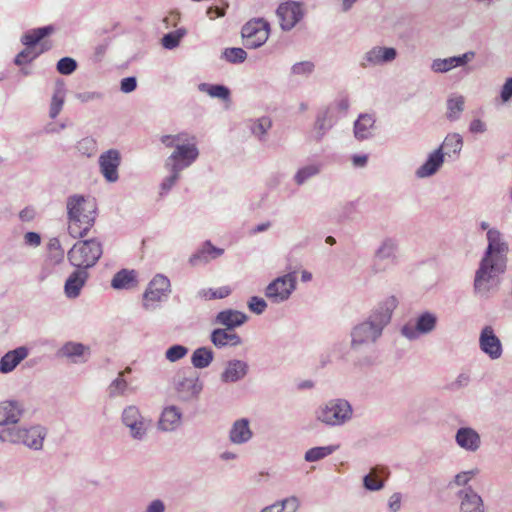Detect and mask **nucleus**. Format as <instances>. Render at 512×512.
Returning <instances> with one entry per match:
<instances>
[{
  "label": "nucleus",
  "instance_id": "1",
  "mask_svg": "<svg viewBox=\"0 0 512 512\" xmlns=\"http://www.w3.org/2000/svg\"><path fill=\"white\" fill-rule=\"evenodd\" d=\"M397 305L395 296H388L378 302L369 315L351 329V349L358 351L376 344L382 337L385 327L390 323Z\"/></svg>",
  "mask_w": 512,
  "mask_h": 512
},
{
  "label": "nucleus",
  "instance_id": "2",
  "mask_svg": "<svg viewBox=\"0 0 512 512\" xmlns=\"http://www.w3.org/2000/svg\"><path fill=\"white\" fill-rule=\"evenodd\" d=\"M161 141L167 147H174V151L165 160V169L170 174L163 179L160 185L161 194H164L175 185L180 173L196 161L199 150L196 146L195 137L187 133L165 135L161 138Z\"/></svg>",
  "mask_w": 512,
  "mask_h": 512
},
{
  "label": "nucleus",
  "instance_id": "3",
  "mask_svg": "<svg viewBox=\"0 0 512 512\" xmlns=\"http://www.w3.org/2000/svg\"><path fill=\"white\" fill-rule=\"evenodd\" d=\"M68 231L73 238H82L94 225L96 203L93 199L73 195L67 200Z\"/></svg>",
  "mask_w": 512,
  "mask_h": 512
},
{
  "label": "nucleus",
  "instance_id": "4",
  "mask_svg": "<svg viewBox=\"0 0 512 512\" xmlns=\"http://www.w3.org/2000/svg\"><path fill=\"white\" fill-rule=\"evenodd\" d=\"M47 430L41 425L10 426L0 431V441L16 445H24L32 450H41Z\"/></svg>",
  "mask_w": 512,
  "mask_h": 512
},
{
  "label": "nucleus",
  "instance_id": "5",
  "mask_svg": "<svg viewBox=\"0 0 512 512\" xmlns=\"http://www.w3.org/2000/svg\"><path fill=\"white\" fill-rule=\"evenodd\" d=\"M506 264L481 259L475 272L474 292L480 297H489L497 291L500 283V275L505 271Z\"/></svg>",
  "mask_w": 512,
  "mask_h": 512
},
{
  "label": "nucleus",
  "instance_id": "6",
  "mask_svg": "<svg viewBox=\"0 0 512 512\" xmlns=\"http://www.w3.org/2000/svg\"><path fill=\"white\" fill-rule=\"evenodd\" d=\"M353 417L351 404L343 398L330 399L322 403L315 411L317 421L330 427H339L348 423Z\"/></svg>",
  "mask_w": 512,
  "mask_h": 512
},
{
  "label": "nucleus",
  "instance_id": "7",
  "mask_svg": "<svg viewBox=\"0 0 512 512\" xmlns=\"http://www.w3.org/2000/svg\"><path fill=\"white\" fill-rule=\"evenodd\" d=\"M102 253V243L99 240H80L68 251L67 257L71 265L87 270L97 263Z\"/></svg>",
  "mask_w": 512,
  "mask_h": 512
},
{
  "label": "nucleus",
  "instance_id": "8",
  "mask_svg": "<svg viewBox=\"0 0 512 512\" xmlns=\"http://www.w3.org/2000/svg\"><path fill=\"white\" fill-rule=\"evenodd\" d=\"M174 389L180 401L190 402L201 394L203 382L196 372L178 374L174 380Z\"/></svg>",
  "mask_w": 512,
  "mask_h": 512
},
{
  "label": "nucleus",
  "instance_id": "9",
  "mask_svg": "<svg viewBox=\"0 0 512 512\" xmlns=\"http://www.w3.org/2000/svg\"><path fill=\"white\" fill-rule=\"evenodd\" d=\"M269 23L262 18L248 21L241 30L244 45L248 49L261 47L269 37Z\"/></svg>",
  "mask_w": 512,
  "mask_h": 512
},
{
  "label": "nucleus",
  "instance_id": "10",
  "mask_svg": "<svg viewBox=\"0 0 512 512\" xmlns=\"http://www.w3.org/2000/svg\"><path fill=\"white\" fill-rule=\"evenodd\" d=\"M170 281L162 275L157 274L149 283L143 295V307L145 310H155L159 303L164 301L170 293Z\"/></svg>",
  "mask_w": 512,
  "mask_h": 512
},
{
  "label": "nucleus",
  "instance_id": "11",
  "mask_svg": "<svg viewBox=\"0 0 512 512\" xmlns=\"http://www.w3.org/2000/svg\"><path fill=\"white\" fill-rule=\"evenodd\" d=\"M437 323V315L433 312L425 311L414 319V324L404 325L401 328V334L406 339L414 341L422 335L431 334L436 329Z\"/></svg>",
  "mask_w": 512,
  "mask_h": 512
},
{
  "label": "nucleus",
  "instance_id": "12",
  "mask_svg": "<svg viewBox=\"0 0 512 512\" xmlns=\"http://www.w3.org/2000/svg\"><path fill=\"white\" fill-rule=\"evenodd\" d=\"M296 289L295 273L277 277L265 289V296L274 304L287 301Z\"/></svg>",
  "mask_w": 512,
  "mask_h": 512
},
{
  "label": "nucleus",
  "instance_id": "13",
  "mask_svg": "<svg viewBox=\"0 0 512 512\" xmlns=\"http://www.w3.org/2000/svg\"><path fill=\"white\" fill-rule=\"evenodd\" d=\"M486 239L488 245L482 258L506 264L508 244L503 234L498 229H488Z\"/></svg>",
  "mask_w": 512,
  "mask_h": 512
},
{
  "label": "nucleus",
  "instance_id": "14",
  "mask_svg": "<svg viewBox=\"0 0 512 512\" xmlns=\"http://www.w3.org/2000/svg\"><path fill=\"white\" fill-rule=\"evenodd\" d=\"M398 53L393 47L374 46L364 53L360 61L362 68L382 66L393 62Z\"/></svg>",
  "mask_w": 512,
  "mask_h": 512
},
{
  "label": "nucleus",
  "instance_id": "15",
  "mask_svg": "<svg viewBox=\"0 0 512 512\" xmlns=\"http://www.w3.org/2000/svg\"><path fill=\"white\" fill-rule=\"evenodd\" d=\"M480 350L491 360L501 358L503 354V346L499 337L495 334L491 326L482 328L479 335Z\"/></svg>",
  "mask_w": 512,
  "mask_h": 512
},
{
  "label": "nucleus",
  "instance_id": "16",
  "mask_svg": "<svg viewBox=\"0 0 512 512\" xmlns=\"http://www.w3.org/2000/svg\"><path fill=\"white\" fill-rule=\"evenodd\" d=\"M397 243L391 238L384 239L374 254V270L384 271L396 263Z\"/></svg>",
  "mask_w": 512,
  "mask_h": 512
},
{
  "label": "nucleus",
  "instance_id": "17",
  "mask_svg": "<svg viewBox=\"0 0 512 512\" xmlns=\"http://www.w3.org/2000/svg\"><path fill=\"white\" fill-rule=\"evenodd\" d=\"M276 14L283 30H291L303 17L301 4L298 2H285L279 5Z\"/></svg>",
  "mask_w": 512,
  "mask_h": 512
},
{
  "label": "nucleus",
  "instance_id": "18",
  "mask_svg": "<svg viewBox=\"0 0 512 512\" xmlns=\"http://www.w3.org/2000/svg\"><path fill=\"white\" fill-rule=\"evenodd\" d=\"M248 371L249 365L246 361L231 359L225 362L219 379L223 384L237 383L247 376Z\"/></svg>",
  "mask_w": 512,
  "mask_h": 512
},
{
  "label": "nucleus",
  "instance_id": "19",
  "mask_svg": "<svg viewBox=\"0 0 512 512\" xmlns=\"http://www.w3.org/2000/svg\"><path fill=\"white\" fill-rule=\"evenodd\" d=\"M100 172L108 182L118 180V167L121 162L120 153L115 149H110L99 157Z\"/></svg>",
  "mask_w": 512,
  "mask_h": 512
},
{
  "label": "nucleus",
  "instance_id": "20",
  "mask_svg": "<svg viewBox=\"0 0 512 512\" xmlns=\"http://www.w3.org/2000/svg\"><path fill=\"white\" fill-rule=\"evenodd\" d=\"M455 442L461 449L470 453L477 452L482 445L480 434L468 426L460 427L456 431Z\"/></svg>",
  "mask_w": 512,
  "mask_h": 512
},
{
  "label": "nucleus",
  "instance_id": "21",
  "mask_svg": "<svg viewBox=\"0 0 512 512\" xmlns=\"http://www.w3.org/2000/svg\"><path fill=\"white\" fill-rule=\"evenodd\" d=\"M24 414L23 404L17 400L0 401V426L17 424Z\"/></svg>",
  "mask_w": 512,
  "mask_h": 512
},
{
  "label": "nucleus",
  "instance_id": "22",
  "mask_svg": "<svg viewBox=\"0 0 512 512\" xmlns=\"http://www.w3.org/2000/svg\"><path fill=\"white\" fill-rule=\"evenodd\" d=\"M253 436L254 433L250 427V420L248 418L235 420L228 431L229 441L238 446L248 443Z\"/></svg>",
  "mask_w": 512,
  "mask_h": 512
},
{
  "label": "nucleus",
  "instance_id": "23",
  "mask_svg": "<svg viewBox=\"0 0 512 512\" xmlns=\"http://www.w3.org/2000/svg\"><path fill=\"white\" fill-rule=\"evenodd\" d=\"M182 411L175 405H168L163 408L157 428L163 432H173L177 430L182 423Z\"/></svg>",
  "mask_w": 512,
  "mask_h": 512
},
{
  "label": "nucleus",
  "instance_id": "24",
  "mask_svg": "<svg viewBox=\"0 0 512 512\" xmlns=\"http://www.w3.org/2000/svg\"><path fill=\"white\" fill-rule=\"evenodd\" d=\"M457 497L460 499V512H485L482 497L472 487L460 490Z\"/></svg>",
  "mask_w": 512,
  "mask_h": 512
},
{
  "label": "nucleus",
  "instance_id": "25",
  "mask_svg": "<svg viewBox=\"0 0 512 512\" xmlns=\"http://www.w3.org/2000/svg\"><path fill=\"white\" fill-rule=\"evenodd\" d=\"M248 320V316L238 310L225 309L217 313L213 323L218 326H223L225 329L234 330L242 326Z\"/></svg>",
  "mask_w": 512,
  "mask_h": 512
},
{
  "label": "nucleus",
  "instance_id": "26",
  "mask_svg": "<svg viewBox=\"0 0 512 512\" xmlns=\"http://www.w3.org/2000/svg\"><path fill=\"white\" fill-rule=\"evenodd\" d=\"M211 343L218 349L236 347L242 344V338L233 330L216 328L210 334Z\"/></svg>",
  "mask_w": 512,
  "mask_h": 512
},
{
  "label": "nucleus",
  "instance_id": "27",
  "mask_svg": "<svg viewBox=\"0 0 512 512\" xmlns=\"http://www.w3.org/2000/svg\"><path fill=\"white\" fill-rule=\"evenodd\" d=\"M151 427V420L140 414L138 408L130 406V436L143 440Z\"/></svg>",
  "mask_w": 512,
  "mask_h": 512
},
{
  "label": "nucleus",
  "instance_id": "28",
  "mask_svg": "<svg viewBox=\"0 0 512 512\" xmlns=\"http://www.w3.org/2000/svg\"><path fill=\"white\" fill-rule=\"evenodd\" d=\"M444 163V153L442 147L433 151L426 162L416 170L418 178H426L434 175Z\"/></svg>",
  "mask_w": 512,
  "mask_h": 512
},
{
  "label": "nucleus",
  "instance_id": "29",
  "mask_svg": "<svg viewBox=\"0 0 512 512\" xmlns=\"http://www.w3.org/2000/svg\"><path fill=\"white\" fill-rule=\"evenodd\" d=\"M374 129V116L371 114H361L354 123V136L359 141L369 139L373 136Z\"/></svg>",
  "mask_w": 512,
  "mask_h": 512
},
{
  "label": "nucleus",
  "instance_id": "30",
  "mask_svg": "<svg viewBox=\"0 0 512 512\" xmlns=\"http://www.w3.org/2000/svg\"><path fill=\"white\" fill-rule=\"evenodd\" d=\"M88 278V273L85 269L78 268V270L74 271L70 274L68 279L65 282V293L69 298H76L79 296L81 289L83 288L86 280Z\"/></svg>",
  "mask_w": 512,
  "mask_h": 512
},
{
  "label": "nucleus",
  "instance_id": "31",
  "mask_svg": "<svg viewBox=\"0 0 512 512\" xmlns=\"http://www.w3.org/2000/svg\"><path fill=\"white\" fill-rule=\"evenodd\" d=\"M28 352L24 347H19L15 350L7 352L0 359V372L9 373L13 371L16 366L27 357Z\"/></svg>",
  "mask_w": 512,
  "mask_h": 512
},
{
  "label": "nucleus",
  "instance_id": "32",
  "mask_svg": "<svg viewBox=\"0 0 512 512\" xmlns=\"http://www.w3.org/2000/svg\"><path fill=\"white\" fill-rule=\"evenodd\" d=\"M387 476L385 467H374L363 478V485L369 491H379L384 487L383 477Z\"/></svg>",
  "mask_w": 512,
  "mask_h": 512
},
{
  "label": "nucleus",
  "instance_id": "33",
  "mask_svg": "<svg viewBox=\"0 0 512 512\" xmlns=\"http://www.w3.org/2000/svg\"><path fill=\"white\" fill-rule=\"evenodd\" d=\"M332 121L329 117L328 110H323L318 113L314 126H313V138L316 142L323 139L326 132L331 129Z\"/></svg>",
  "mask_w": 512,
  "mask_h": 512
},
{
  "label": "nucleus",
  "instance_id": "34",
  "mask_svg": "<svg viewBox=\"0 0 512 512\" xmlns=\"http://www.w3.org/2000/svg\"><path fill=\"white\" fill-rule=\"evenodd\" d=\"M214 359V353L211 348L199 347L192 353L191 363L197 369L208 367Z\"/></svg>",
  "mask_w": 512,
  "mask_h": 512
},
{
  "label": "nucleus",
  "instance_id": "35",
  "mask_svg": "<svg viewBox=\"0 0 512 512\" xmlns=\"http://www.w3.org/2000/svg\"><path fill=\"white\" fill-rule=\"evenodd\" d=\"M65 93L66 90L64 83L60 81L57 82L50 105L49 115L51 118H56L62 110L65 101Z\"/></svg>",
  "mask_w": 512,
  "mask_h": 512
},
{
  "label": "nucleus",
  "instance_id": "36",
  "mask_svg": "<svg viewBox=\"0 0 512 512\" xmlns=\"http://www.w3.org/2000/svg\"><path fill=\"white\" fill-rule=\"evenodd\" d=\"M53 30V26H45L29 30L22 36L21 41L25 46H35L44 37L50 35L53 32Z\"/></svg>",
  "mask_w": 512,
  "mask_h": 512
},
{
  "label": "nucleus",
  "instance_id": "37",
  "mask_svg": "<svg viewBox=\"0 0 512 512\" xmlns=\"http://www.w3.org/2000/svg\"><path fill=\"white\" fill-rule=\"evenodd\" d=\"M210 253H214L213 257L215 258V257L222 255L223 250L216 248V247L212 246L209 242H207L206 245L200 251L193 254L189 258V263L192 266H196V265H199L202 263H207L209 261L208 254H210Z\"/></svg>",
  "mask_w": 512,
  "mask_h": 512
},
{
  "label": "nucleus",
  "instance_id": "38",
  "mask_svg": "<svg viewBox=\"0 0 512 512\" xmlns=\"http://www.w3.org/2000/svg\"><path fill=\"white\" fill-rule=\"evenodd\" d=\"M465 99L462 95H453L447 100L446 116L450 121L459 119L464 110Z\"/></svg>",
  "mask_w": 512,
  "mask_h": 512
},
{
  "label": "nucleus",
  "instance_id": "39",
  "mask_svg": "<svg viewBox=\"0 0 512 512\" xmlns=\"http://www.w3.org/2000/svg\"><path fill=\"white\" fill-rule=\"evenodd\" d=\"M462 146L463 139L461 135L458 133H451L445 137L440 147H442V151L445 150L444 155L450 156L451 154H459L462 150Z\"/></svg>",
  "mask_w": 512,
  "mask_h": 512
},
{
  "label": "nucleus",
  "instance_id": "40",
  "mask_svg": "<svg viewBox=\"0 0 512 512\" xmlns=\"http://www.w3.org/2000/svg\"><path fill=\"white\" fill-rule=\"evenodd\" d=\"M322 169L321 164H309L300 168L294 176L297 185H303L310 178L318 175Z\"/></svg>",
  "mask_w": 512,
  "mask_h": 512
},
{
  "label": "nucleus",
  "instance_id": "41",
  "mask_svg": "<svg viewBox=\"0 0 512 512\" xmlns=\"http://www.w3.org/2000/svg\"><path fill=\"white\" fill-rule=\"evenodd\" d=\"M272 126V121L269 117H261L255 120L250 129L251 133L259 140L264 141L268 130Z\"/></svg>",
  "mask_w": 512,
  "mask_h": 512
},
{
  "label": "nucleus",
  "instance_id": "42",
  "mask_svg": "<svg viewBox=\"0 0 512 512\" xmlns=\"http://www.w3.org/2000/svg\"><path fill=\"white\" fill-rule=\"evenodd\" d=\"M335 449L334 446L313 447L305 452L304 459L307 462H316L331 455Z\"/></svg>",
  "mask_w": 512,
  "mask_h": 512
},
{
  "label": "nucleus",
  "instance_id": "43",
  "mask_svg": "<svg viewBox=\"0 0 512 512\" xmlns=\"http://www.w3.org/2000/svg\"><path fill=\"white\" fill-rule=\"evenodd\" d=\"M199 90L207 93L209 96L213 98H218L222 100L228 99L230 95L229 89L223 85H211L207 83H201L199 85Z\"/></svg>",
  "mask_w": 512,
  "mask_h": 512
},
{
  "label": "nucleus",
  "instance_id": "44",
  "mask_svg": "<svg viewBox=\"0 0 512 512\" xmlns=\"http://www.w3.org/2000/svg\"><path fill=\"white\" fill-rule=\"evenodd\" d=\"M128 384L125 379V372H120L118 377L109 385L108 395L110 398L123 396L127 390Z\"/></svg>",
  "mask_w": 512,
  "mask_h": 512
},
{
  "label": "nucleus",
  "instance_id": "45",
  "mask_svg": "<svg viewBox=\"0 0 512 512\" xmlns=\"http://www.w3.org/2000/svg\"><path fill=\"white\" fill-rule=\"evenodd\" d=\"M222 58L225 59L229 63H242L247 58V53L242 48H226L222 52Z\"/></svg>",
  "mask_w": 512,
  "mask_h": 512
},
{
  "label": "nucleus",
  "instance_id": "46",
  "mask_svg": "<svg viewBox=\"0 0 512 512\" xmlns=\"http://www.w3.org/2000/svg\"><path fill=\"white\" fill-rule=\"evenodd\" d=\"M49 47L43 48L41 51L36 52L34 46H26L16 57L15 64L20 66L26 63H30L33 61L39 54H41L44 50H47Z\"/></svg>",
  "mask_w": 512,
  "mask_h": 512
},
{
  "label": "nucleus",
  "instance_id": "47",
  "mask_svg": "<svg viewBox=\"0 0 512 512\" xmlns=\"http://www.w3.org/2000/svg\"><path fill=\"white\" fill-rule=\"evenodd\" d=\"M84 351V345L73 342H68L61 348L62 355L71 358L74 362H77V358L81 357Z\"/></svg>",
  "mask_w": 512,
  "mask_h": 512
},
{
  "label": "nucleus",
  "instance_id": "48",
  "mask_svg": "<svg viewBox=\"0 0 512 512\" xmlns=\"http://www.w3.org/2000/svg\"><path fill=\"white\" fill-rule=\"evenodd\" d=\"M186 34L185 29H178L175 32L165 34L162 38V45L166 49H174L179 45L181 38Z\"/></svg>",
  "mask_w": 512,
  "mask_h": 512
},
{
  "label": "nucleus",
  "instance_id": "49",
  "mask_svg": "<svg viewBox=\"0 0 512 512\" xmlns=\"http://www.w3.org/2000/svg\"><path fill=\"white\" fill-rule=\"evenodd\" d=\"M187 354H188L187 347L180 345V344H176V345H172L171 347H169L166 350L165 358L169 362L174 363V362H177V361L181 360L182 358H184Z\"/></svg>",
  "mask_w": 512,
  "mask_h": 512
},
{
  "label": "nucleus",
  "instance_id": "50",
  "mask_svg": "<svg viewBox=\"0 0 512 512\" xmlns=\"http://www.w3.org/2000/svg\"><path fill=\"white\" fill-rule=\"evenodd\" d=\"M77 150L86 156H92L97 151L96 140L91 137H85L77 143Z\"/></svg>",
  "mask_w": 512,
  "mask_h": 512
},
{
  "label": "nucleus",
  "instance_id": "51",
  "mask_svg": "<svg viewBox=\"0 0 512 512\" xmlns=\"http://www.w3.org/2000/svg\"><path fill=\"white\" fill-rule=\"evenodd\" d=\"M281 512H297L300 507V500L298 497L292 495L282 500L276 501Z\"/></svg>",
  "mask_w": 512,
  "mask_h": 512
},
{
  "label": "nucleus",
  "instance_id": "52",
  "mask_svg": "<svg viewBox=\"0 0 512 512\" xmlns=\"http://www.w3.org/2000/svg\"><path fill=\"white\" fill-rule=\"evenodd\" d=\"M453 68H455L453 57L444 59L438 58L433 60L431 64L432 71L436 73H446L452 70Z\"/></svg>",
  "mask_w": 512,
  "mask_h": 512
},
{
  "label": "nucleus",
  "instance_id": "53",
  "mask_svg": "<svg viewBox=\"0 0 512 512\" xmlns=\"http://www.w3.org/2000/svg\"><path fill=\"white\" fill-rule=\"evenodd\" d=\"M76 68L77 62L70 57L61 58L57 63V71L63 75L72 74Z\"/></svg>",
  "mask_w": 512,
  "mask_h": 512
},
{
  "label": "nucleus",
  "instance_id": "54",
  "mask_svg": "<svg viewBox=\"0 0 512 512\" xmlns=\"http://www.w3.org/2000/svg\"><path fill=\"white\" fill-rule=\"evenodd\" d=\"M111 287L116 290L128 288V269H121L114 275Z\"/></svg>",
  "mask_w": 512,
  "mask_h": 512
},
{
  "label": "nucleus",
  "instance_id": "55",
  "mask_svg": "<svg viewBox=\"0 0 512 512\" xmlns=\"http://www.w3.org/2000/svg\"><path fill=\"white\" fill-rule=\"evenodd\" d=\"M247 305H248V308L250 309V311H252L253 313H255L257 315L262 314L267 308L266 301L263 298H260L257 296H252L249 299Z\"/></svg>",
  "mask_w": 512,
  "mask_h": 512
},
{
  "label": "nucleus",
  "instance_id": "56",
  "mask_svg": "<svg viewBox=\"0 0 512 512\" xmlns=\"http://www.w3.org/2000/svg\"><path fill=\"white\" fill-rule=\"evenodd\" d=\"M477 474L478 469L460 472L457 475H455L453 483L457 486H465Z\"/></svg>",
  "mask_w": 512,
  "mask_h": 512
},
{
  "label": "nucleus",
  "instance_id": "57",
  "mask_svg": "<svg viewBox=\"0 0 512 512\" xmlns=\"http://www.w3.org/2000/svg\"><path fill=\"white\" fill-rule=\"evenodd\" d=\"M292 73L295 75H309L314 70V64L310 61H302L292 66Z\"/></svg>",
  "mask_w": 512,
  "mask_h": 512
},
{
  "label": "nucleus",
  "instance_id": "58",
  "mask_svg": "<svg viewBox=\"0 0 512 512\" xmlns=\"http://www.w3.org/2000/svg\"><path fill=\"white\" fill-rule=\"evenodd\" d=\"M49 250L52 253V257L55 259L56 262H60L63 260L64 257V250L61 247V243L58 238H52L49 241Z\"/></svg>",
  "mask_w": 512,
  "mask_h": 512
},
{
  "label": "nucleus",
  "instance_id": "59",
  "mask_svg": "<svg viewBox=\"0 0 512 512\" xmlns=\"http://www.w3.org/2000/svg\"><path fill=\"white\" fill-rule=\"evenodd\" d=\"M103 95L97 91H85L76 94V98L82 103H87L90 101H96L102 99Z\"/></svg>",
  "mask_w": 512,
  "mask_h": 512
},
{
  "label": "nucleus",
  "instance_id": "60",
  "mask_svg": "<svg viewBox=\"0 0 512 512\" xmlns=\"http://www.w3.org/2000/svg\"><path fill=\"white\" fill-rule=\"evenodd\" d=\"M402 495L393 493L388 500V508L390 512H398L401 509Z\"/></svg>",
  "mask_w": 512,
  "mask_h": 512
},
{
  "label": "nucleus",
  "instance_id": "61",
  "mask_svg": "<svg viewBox=\"0 0 512 512\" xmlns=\"http://www.w3.org/2000/svg\"><path fill=\"white\" fill-rule=\"evenodd\" d=\"M24 243L31 247H37L41 244V237L36 232H27L24 235Z\"/></svg>",
  "mask_w": 512,
  "mask_h": 512
},
{
  "label": "nucleus",
  "instance_id": "62",
  "mask_svg": "<svg viewBox=\"0 0 512 512\" xmlns=\"http://www.w3.org/2000/svg\"><path fill=\"white\" fill-rule=\"evenodd\" d=\"M475 56L473 51H468L460 56H453L455 67L463 66L471 61Z\"/></svg>",
  "mask_w": 512,
  "mask_h": 512
},
{
  "label": "nucleus",
  "instance_id": "63",
  "mask_svg": "<svg viewBox=\"0 0 512 512\" xmlns=\"http://www.w3.org/2000/svg\"><path fill=\"white\" fill-rule=\"evenodd\" d=\"M230 289L228 287H220L216 290H210V295L205 294L209 299H222L227 297L230 294Z\"/></svg>",
  "mask_w": 512,
  "mask_h": 512
},
{
  "label": "nucleus",
  "instance_id": "64",
  "mask_svg": "<svg viewBox=\"0 0 512 512\" xmlns=\"http://www.w3.org/2000/svg\"><path fill=\"white\" fill-rule=\"evenodd\" d=\"M512 98V77L506 80L501 90V99L507 102Z\"/></svg>",
  "mask_w": 512,
  "mask_h": 512
}]
</instances>
